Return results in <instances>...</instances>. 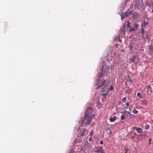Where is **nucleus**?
Segmentation results:
<instances>
[{
    "mask_svg": "<svg viewBox=\"0 0 153 153\" xmlns=\"http://www.w3.org/2000/svg\"><path fill=\"white\" fill-rule=\"evenodd\" d=\"M101 79L99 78L95 83V84L98 85V86L97 87V89H98L100 87H102V91L103 92H106L107 93L109 92V91H112L113 89V87L111 85L110 87V82L107 80H105L103 81L102 82V84L99 85Z\"/></svg>",
    "mask_w": 153,
    "mask_h": 153,
    "instance_id": "f257e3e1",
    "label": "nucleus"
},
{
    "mask_svg": "<svg viewBox=\"0 0 153 153\" xmlns=\"http://www.w3.org/2000/svg\"><path fill=\"white\" fill-rule=\"evenodd\" d=\"M94 116V112L91 110L90 105L87 108L85 114V118L82 120V123H84L85 126L90 124L91 117Z\"/></svg>",
    "mask_w": 153,
    "mask_h": 153,
    "instance_id": "f03ea898",
    "label": "nucleus"
},
{
    "mask_svg": "<svg viewBox=\"0 0 153 153\" xmlns=\"http://www.w3.org/2000/svg\"><path fill=\"white\" fill-rule=\"evenodd\" d=\"M112 68L111 67V68L109 69L107 65H104L103 66L102 69V72L98 74V76L100 77H102L105 75H107V74L109 71L110 70H112Z\"/></svg>",
    "mask_w": 153,
    "mask_h": 153,
    "instance_id": "7ed1b4c3",
    "label": "nucleus"
},
{
    "mask_svg": "<svg viewBox=\"0 0 153 153\" xmlns=\"http://www.w3.org/2000/svg\"><path fill=\"white\" fill-rule=\"evenodd\" d=\"M88 131L85 129H83L81 131V133L80 136L81 137H83L84 135H86L87 134Z\"/></svg>",
    "mask_w": 153,
    "mask_h": 153,
    "instance_id": "20e7f679",
    "label": "nucleus"
},
{
    "mask_svg": "<svg viewBox=\"0 0 153 153\" xmlns=\"http://www.w3.org/2000/svg\"><path fill=\"white\" fill-rule=\"evenodd\" d=\"M128 12H126L124 13H122L120 14L121 18L122 20H123L125 18L127 17L128 16Z\"/></svg>",
    "mask_w": 153,
    "mask_h": 153,
    "instance_id": "39448f33",
    "label": "nucleus"
},
{
    "mask_svg": "<svg viewBox=\"0 0 153 153\" xmlns=\"http://www.w3.org/2000/svg\"><path fill=\"white\" fill-rule=\"evenodd\" d=\"M147 92L149 94L152 93L151 88L150 86H148L147 87Z\"/></svg>",
    "mask_w": 153,
    "mask_h": 153,
    "instance_id": "423d86ee",
    "label": "nucleus"
},
{
    "mask_svg": "<svg viewBox=\"0 0 153 153\" xmlns=\"http://www.w3.org/2000/svg\"><path fill=\"white\" fill-rule=\"evenodd\" d=\"M136 59V57L134 56H133L130 59L128 60L129 63H131V62H134Z\"/></svg>",
    "mask_w": 153,
    "mask_h": 153,
    "instance_id": "0eeeda50",
    "label": "nucleus"
},
{
    "mask_svg": "<svg viewBox=\"0 0 153 153\" xmlns=\"http://www.w3.org/2000/svg\"><path fill=\"white\" fill-rule=\"evenodd\" d=\"M117 117L115 116L113 117L112 118H109V120L111 122H114L116 120Z\"/></svg>",
    "mask_w": 153,
    "mask_h": 153,
    "instance_id": "6e6552de",
    "label": "nucleus"
},
{
    "mask_svg": "<svg viewBox=\"0 0 153 153\" xmlns=\"http://www.w3.org/2000/svg\"><path fill=\"white\" fill-rule=\"evenodd\" d=\"M148 103V101L146 100H143L142 102V104L145 105H147Z\"/></svg>",
    "mask_w": 153,
    "mask_h": 153,
    "instance_id": "1a4fd4ad",
    "label": "nucleus"
},
{
    "mask_svg": "<svg viewBox=\"0 0 153 153\" xmlns=\"http://www.w3.org/2000/svg\"><path fill=\"white\" fill-rule=\"evenodd\" d=\"M107 133L109 134H111V132L109 128H108L106 130Z\"/></svg>",
    "mask_w": 153,
    "mask_h": 153,
    "instance_id": "9d476101",
    "label": "nucleus"
},
{
    "mask_svg": "<svg viewBox=\"0 0 153 153\" xmlns=\"http://www.w3.org/2000/svg\"><path fill=\"white\" fill-rule=\"evenodd\" d=\"M133 17L134 19H137L138 17V14L137 13H135L133 14Z\"/></svg>",
    "mask_w": 153,
    "mask_h": 153,
    "instance_id": "9b49d317",
    "label": "nucleus"
},
{
    "mask_svg": "<svg viewBox=\"0 0 153 153\" xmlns=\"http://www.w3.org/2000/svg\"><path fill=\"white\" fill-rule=\"evenodd\" d=\"M137 131L138 133L142 132V129L140 128H137Z\"/></svg>",
    "mask_w": 153,
    "mask_h": 153,
    "instance_id": "f8f14e48",
    "label": "nucleus"
},
{
    "mask_svg": "<svg viewBox=\"0 0 153 153\" xmlns=\"http://www.w3.org/2000/svg\"><path fill=\"white\" fill-rule=\"evenodd\" d=\"M137 96L139 97L140 98H143L140 93L139 92L137 93Z\"/></svg>",
    "mask_w": 153,
    "mask_h": 153,
    "instance_id": "ddd939ff",
    "label": "nucleus"
},
{
    "mask_svg": "<svg viewBox=\"0 0 153 153\" xmlns=\"http://www.w3.org/2000/svg\"><path fill=\"white\" fill-rule=\"evenodd\" d=\"M102 148H100L99 149H98L97 151H95V152L98 153L99 152H101V151H102Z\"/></svg>",
    "mask_w": 153,
    "mask_h": 153,
    "instance_id": "4468645a",
    "label": "nucleus"
},
{
    "mask_svg": "<svg viewBox=\"0 0 153 153\" xmlns=\"http://www.w3.org/2000/svg\"><path fill=\"white\" fill-rule=\"evenodd\" d=\"M148 22H144L143 24L142 25V26H145L146 25H148Z\"/></svg>",
    "mask_w": 153,
    "mask_h": 153,
    "instance_id": "2eb2a0df",
    "label": "nucleus"
},
{
    "mask_svg": "<svg viewBox=\"0 0 153 153\" xmlns=\"http://www.w3.org/2000/svg\"><path fill=\"white\" fill-rule=\"evenodd\" d=\"M132 112L135 114H137L138 112L137 110L134 109L133 111Z\"/></svg>",
    "mask_w": 153,
    "mask_h": 153,
    "instance_id": "dca6fc26",
    "label": "nucleus"
},
{
    "mask_svg": "<svg viewBox=\"0 0 153 153\" xmlns=\"http://www.w3.org/2000/svg\"><path fill=\"white\" fill-rule=\"evenodd\" d=\"M125 118V117L123 115H122L121 117V119L122 120H124Z\"/></svg>",
    "mask_w": 153,
    "mask_h": 153,
    "instance_id": "f3484780",
    "label": "nucleus"
},
{
    "mask_svg": "<svg viewBox=\"0 0 153 153\" xmlns=\"http://www.w3.org/2000/svg\"><path fill=\"white\" fill-rule=\"evenodd\" d=\"M149 125H147L145 127V129H149Z\"/></svg>",
    "mask_w": 153,
    "mask_h": 153,
    "instance_id": "a211bd4d",
    "label": "nucleus"
},
{
    "mask_svg": "<svg viewBox=\"0 0 153 153\" xmlns=\"http://www.w3.org/2000/svg\"><path fill=\"white\" fill-rule=\"evenodd\" d=\"M128 149L126 147L125 148V152L124 153H127V152L128 151Z\"/></svg>",
    "mask_w": 153,
    "mask_h": 153,
    "instance_id": "6ab92c4d",
    "label": "nucleus"
},
{
    "mask_svg": "<svg viewBox=\"0 0 153 153\" xmlns=\"http://www.w3.org/2000/svg\"><path fill=\"white\" fill-rule=\"evenodd\" d=\"M152 140V139L151 138H149V145H150L151 144V142Z\"/></svg>",
    "mask_w": 153,
    "mask_h": 153,
    "instance_id": "aec40b11",
    "label": "nucleus"
},
{
    "mask_svg": "<svg viewBox=\"0 0 153 153\" xmlns=\"http://www.w3.org/2000/svg\"><path fill=\"white\" fill-rule=\"evenodd\" d=\"M141 32L142 33L143 35V34H144V29L143 28H141Z\"/></svg>",
    "mask_w": 153,
    "mask_h": 153,
    "instance_id": "412c9836",
    "label": "nucleus"
},
{
    "mask_svg": "<svg viewBox=\"0 0 153 153\" xmlns=\"http://www.w3.org/2000/svg\"><path fill=\"white\" fill-rule=\"evenodd\" d=\"M149 34H148L146 35V38L147 39H149Z\"/></svg>",
    "mask_w": 153,
    "mask_h": 153,
    "instance_id": "4be33fe9",
    "label": "nucleus"
},
{
    "mask_svg": "<svg viewBox=\"0 0 153 153\" xmlns=\"http://www.w3.org/2000/svg\"><path fill=\"white\" fill-rule=\"evenodd\" d=\"M126 97H124L123 99V100L124 102H126Z\"/></svg>",
    "mask_w": 153,
    "mask_h": 153,
    "instance_id": "5701e85b",
    "label": "nucleus"
},
{
    "mask_svg": "<svg viewBox=\"0 0 153 153\" xmlns=\"http://www.w3.org/2000/svg\"><path fill=\"white\" fill-rule=\"evenodd\" d=\"M107 93H107H107H103V94H102V95H103L104 97H105V96H106L107 95Z\"/></svg>",
    "mask_w": 153,
    "mask_h": 153,
    "instance_id": "b1692460",
    "label": "nucleus"
},
{
    "mask_svg": "<svg viewBox=\"0 0 153 153\" xmlns=\"http://www.w3.org/2000/svg\"><path fill=\"white\" fill-rule=\"evenodd\" d=\"M133 129L134 130H137V128L136 127L134 126L133 127Z\"/></svg>",
    "mask_w": 153,
    "mask_h": 153,
    "instance_id": "393cba45",
    "label": "nucleus"
},
{
    "mask_svg": "<svg viewBox=\"0 0 153 153\" xmlns=\"http://www.w3.org/2000/svg\"><path fill=\"white\" fill-rule=\"evenodd\" d=\"M94 134V132L93 131H92L91 132V134H90V135L91 136H92Z\"/></svg>",
    "mask_w": 153,
    "mask_h": 153,
    "instance_id": "a878e982",
    "label": "nucleus"
},
{
    "mask_svg": "<svg viewBox=\"0 0 153 153\" xmlns=\"http://www.w3.org/2000/svg\"><path fill=\"white\" fill-rule=\"evenodd\" d=\"M131 13H132L131 11H130L129 13H128V16L131 15Z\"/></svg>",
    "mask_w": 153,
    "mask_h": 153,
    "instance_id": "bb28decb",
    "label": "nucleus"
},
{
    "mask_svg": "<svg viewBox=\"0 0 153 153\" xmlns=\"http://www.w3.org/2000/svg\"><path fill=\"white\" fill-rule=\"evenodd\" d=\"M134 26L136 28H137L138 27V25L137 24H135L134 25Z\"/></svg>",
    "mask_w": 153,
    "mask_h": 153,
    "instance_id": "cd10ccee",
    "label": "nucleus"
},
{
    "mask_svg": "<svg viewBox=\"0 0 153 153\" xmlns=\"http://www.w3.org/2000/svg\"><path fill=\"white\" fill-rule=\"evenodd\" d=\"M127 26L128 27H129V23L128 22V24H127Z\"/></svg>",
    "mask_w": 153,
    "mask_h": 153,
    "instance_id": "c85d7f7f",
    "label": "nucleus"
},
{
    "mask_svg": "<svg viewBox=\"0 0 153 153\" xmlns=\"http://www.w3.org/2000/svg\"><path fill=\"white\" fill-rule=\"evenodd\" d=\"M149 48H150V50H153V48L151 47V46H149Z\"/></svg>",
    "mask_w": 153,
    "mask_h": 153,
    "instance_id": "c756f323",
    "label": "nucleus"
},
{
    "mask_svg": "<svg viewBox=\"0 0 153 153\" xmlns=\"http://www.w3.org/2000/svg\"><path fill=\"white\" fill-rule=\"evenodd\" d=\"M91 140H92V138L91 137V138H89V141L90 142H91Z\"/></svg>",
    "mask_w": 153,
    "mask_h": 153,
    "instance_id": "7c9ffc66",
    "label": "nucleus"
},
{
    "mask_svg": "<svg viewBox=\"0 0 153 153\" xmlns=\"http://www.w3.org/2000/svg\"><path fill=\"white\" fill-rule=\"evenodd\" d=\"M103 142L102 141H101L100 142V144L101 145L103 144Z\"/></svg>",
    "mask_w": 153,
    "mask_h": 153,
    "instance_id": "2f4dec72",
    "label": "nucleus"
},
{
    "mask_svg": "<svg viewBox=\"0 0 153 153\" xmlns=\"http://www.w3.org/2000/svg\"><path fill=\"white\" fill-rule=\"evenodd\" d=\"M126 105L127 106H128L129 105V104L128 103H126Z\"/></svg>",
    "mask_w": 153,
    "mask_h": 153,
    "instance_id": "473e14b6",
    "label": "nucleus"
},
{
    "mask_svg": "<svg viewBox=\"0 0 153 153\" xmlns=\"http://www.w3.org/2000/svg\"><path fill=\"white\" fill-rule=\"evenodd\" d=\"M119 41L120 42H122L120 38L119 39Z\"/></svg>",
    "mask_w": 153,
    "mask_h": 153,
    "instance_id": "72a5a7b5",
    "label": "nucleus"
},
{
    "mask_svg": "<svg viewBox=\"0 0 153 153\" xmlns=\"http://www.w3.org/2000/svg\"><path fill=\"white\" fill-rule=\"evenodd\" d=\"M131 31H134V28H132V29H131Z\"/></svg>",
    "mask_w": 153,
    "mask_h": 153,
    "instance_id": "f704fd0d",
    "label": "nucleus"
},
{
    "mask_svg": "<svg viewBox=\"0 0 153 153\" xmlns=\"http://www.w3.org/2000/svg\"><path fill=\"white\" fill-rule=\"evenodd\" d=\"M100 153H104L103 151H101Z\"/></svg>",
    "mask_w": 153,
    "mask_h": 153,
    "instance_id": "c9c22d12",
    "label": "nucleus"
},
{
    "mask_svg": "<svg viewBox=\"0 0 153 153\" xmlns=\"http://www.w3.org/2000/svg\"><path fill=\"white\" fill-rule=\"evenodd\" d=\"M122 31L123 32V33H125V31H124L123 30Z\"/></svg>",
    "mask_w": 153,
    "mask_h": 153,
    "instance_id": "e433bc0d",
    "label": "nucleus"
},
{
    "mask_svg": "<svg viewBox=\"0 0 153 153\" xmlns=\"http://www.w3.org/2000/svg\"><path fill=\"white\" fill-rule=\"evenodd\" d=\"M152 12L153 13V9L152 10Z\"/></svg>",
    "mask_w": 153,
    "mask_h": 153,
    "instance_id": "4c0bfd02",
    "label": "nucleus"
},
{
    "mask_svg": "<svg viewBox=\"0 0 153 153\" xmlns=\"http://www.w3.org/2000/svg\"><path fill=\"white\" fill-rule=\"evenodd\" d=\"M128 108V107H125V109H127V108Z\"/></svg>",
    "mask_w": 153,
    "mask_h": 153,
    "instance_id": "58836bf2",
    "label": "nucleus"
},
{
    "mask_svg": "<svg viewBox=\"0 0 153 153\" xmlns=\"http://www.w3.org/2000/svg\"><path fill=\"white\" fill-rule=\"evenodd\" d=\"M122 51V52H124V51L123 50Z\"/></svg>",
    "mask_w": 153,
    "mask_h": 153,
    "instance_id": "ea45409f",
    "label": "nucleus"
},
{
    "mask_svg": "<svg viewBox=\"0 0 153 153\" xmlns=\"http://www.w3.org/2000/svg\"><path fill=\"white\" fill-rule=\"evenodd\" d=\"M142 51H144V50H142Z\"/></svg>",
    "mask_w": 153,
    "mask_h": 153,
    "instance_id": "a19ab883",
    "label": "nucleus"
}]
</instances>
